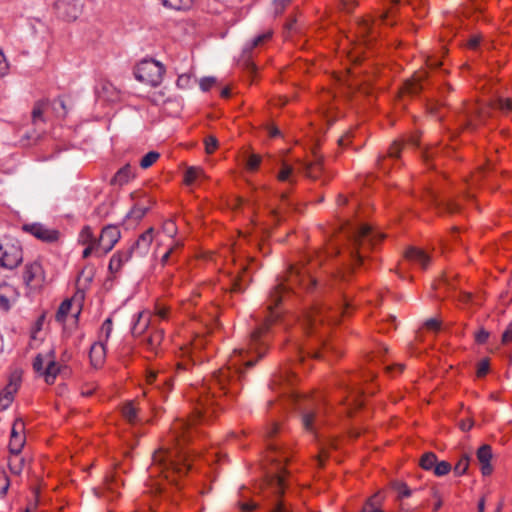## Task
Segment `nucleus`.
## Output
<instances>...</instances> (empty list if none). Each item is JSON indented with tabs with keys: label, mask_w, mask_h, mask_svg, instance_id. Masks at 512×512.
<instances>
[{
	"label": "nucleus",
	"mask_w": 512,
	"mask_h": 512,
	"mask_svg": "<svg viewBox=\"0 0 512 512\" xmlns=\"http://www.w3.org/2000/svg\"><path fill=\"white\" fill-rule=\"evenodd\" d=\"M242 370L231 371L230 367L221 368L213 376L211 384L203 385L202 391L194 407V415L189 421L177 420L171 427V435L176 447L171 449L160 448L152 456L150 475L162 473L167 481L176 483L177 478L185 475L190 469L189 455L182 450V443L189 438L191 423L199 420L206 421L214 412L212 405L216 393L213 390L217 387L224 395H235L240 390V378Z\"/></svg>",
	"instance_id": "obj_1"
},
{
	"label": "nucleus",
	"mask_w": 512,
	"mask_h": 512,
	"mask_svg": "<svg viewBox=\"0 0 512 512\" xmlns=\"http://www.w3.org/2000/svg\"><path fill=\"white\" fill-rule=\"evenodd\" d=\"M294 285H300L307 291H310L317 286V281L310 275L307 269L291 267L288 278L275 285L269 294L266 307L268 314L265 317L264 323L251 333L247 348H240L234 351L242 358L254 352L257 354V359H248L245 361V367H253L257 360L265 355L267 343L264 337L268 331L269 325L275 322L279 317V313L274 311V308L282 300L290 296Z\"/></svg>",
	"instance_id": "obj_2"
},
{
	"label": "nucleus",
	"mask_w": 512,
	"mask_h": 512,
	"mask_svg": "<svg viewBox=\"0 0 512 512\" xmlns=\"http://www.w3.org/2000/svg\"><path fill=\"white\" fill-rule=\"evenodd\" d=\"M280 431L278 423H272L266 430L268 459L275 464L276 471L272 474L270 485L274 493L281 495L285 488V469L284 464L289 460L286 448L281 443L272 441V438Z\"/></svg>",
	"instance_id": "obj_3"
},
{
	"label": "nucleus",
	"mask_w": 512,
	"mask_h": 512,
	"mask_svg": "<svg viewBox=\"0 0 512 512\" xmlns=\"http://www.w3.org/2000/svg\"><path fill=\"white\" fill-rule=\"evenodd\" d=\"M348 304L343 303L335 309H332L319 302H315L310 308L305 310L298 319L299 325L307 334L318 333V328L324 327L325 323H337L339 316L347 309Z\"/></svg>",
	"instance_id": "obj_4"
},
{
	"label": "nucleus",
	"mask_w": 512,
	"mask_h": 512,
	"mask_svg": "<svg viewBox=\"0 0 512 512\" xmlns=\"http://www.w3.org/2000/svg\"><path fill=\"white\" fill-rule=\"evenodd\" d=\"M348 234L352 246L350 254L354 264H361L365 257V252L374 247L384 237L366 224L352 227Z\"/></svg>",
	"instance_id": "obj_5"
},
{
	"label": "nucleus",
	"mask_w": 512,
	"mask_h": 512,
	"mask_svg": "<svg viewBox=\"0 0 512 512\" xmlns=\"http://www.w3.org/2000/svg\"><path fill=\"white\" fill-rule=\"evenodd\" d=\"M23 260L22 249L10 241H0V266L6 269L16 268Z\"/></svg>",
	"instance_id": "obj_6"
},
{
	"label": "nucleus",
	"mask_w": 512,
	"mask_h": 512,
	"mask_svg": "<svg viewBox=\"0 0 512 512\" xmlns=\"http://www.w3.org/2000/svg\"><path fill=\"white\" fill-rule=\"evenodd\" d=\"M23 280L30 290H40L45 284V273L41 264L38 262L27 264L23 272Z\"/></svg>",
	"instance_id": "obj_7"
},
{
	"label": "nucleus",
	"mask_w": 512,
	"mask_h": 512,
	"mask_svg": "<svg viewBox=\"0 0 512 512\" xmlns=\"http://www.w3.org/2000/svg\"><path fill=\"white\" fill-rule=\"evenodd\" d=\"M164 72V66H136L133 73L139 82L156 87L161 83Z\"/></svg>",
	"instance_id": "obj_8"
},
{
	"label": "nucleus",
	"mask_w": 512,
	"mask_h": 512,
	"mask_svg": "<svg viewBox=\"0 0 512 512\" xmlns=\"http://www.w3.org/2000/svg\"><path fill=\"white\" fill-rule=\"evenodd\" d=\"M121 237L120 230L117 226L108 225L101 231L98 238V246L101 248L100 255L110 252Z\"/></svg>",
	"instance_id": "obj_9"
},
{
	"label": "nucleus",
	"mask_w": 512,
	"mask_h": 512,
	"mask_svg": "<svg viewBox=\"0 0 512 512\" xmlns=\"http://www.w3.org/2000/svg\"><path fill=\"white\" fill-rule=\"evenodd\" d=\"M54 8L66 21L76 20L81 13L80 0H56Z\"/></svg>",
	"instance_id": "obj_10"
},
{
	"label": "nucleus",
	"mask_w": 512,
	"mask_h": 512,
	"mask_svg": "<svg viewBox=\"0 0 512 512\" xmlns=\"http://www.w3.org/2000/svg\"><path fill=\"white\" fill-rule=\"evenodd\" d=\"M24 422L22 419H16L12 425L9 450L11 454H20L24 447L26 438L24 435Z\"/></svg>",
	"instance_id": "obj_11"
},
{
	"label": "nucleus",
	"mask_w": 512,
	"mask_h": 512,
	"mask_svg": "<svg viewBox=\"0 0 512 512\" xmlns=\"http://www.w3.org/2000/svg\"><path fill=\"white\" fill-rule=\"evenodd\" d=\"M23 230L37 239L48 243L55 242L59 238L57 230L49 229L40 223L25 224L23 225Z\"/></svg>",
	"instance_id": "obj_12"
},
{
	"label": "nucleus",
	"mask_w": 512,
	"mask_h": 512,
	"mask_svg": "<svg viewBox=\"0 0 512 512\" xmlns=\"http://www.w3.org/2000/svg\"><path fill=\"white\" fill-rule=\"evenodd\" d=\"M20 386V377L12 374L9 383L0 392V411L5 410L12 403L15 393Z\"/></svg>",
	"instance_id": "obj_13"
},
{
	"label": "nucleus",
	"mask_w": 512,
	"mask_h": 512,
	"mask_svg": "<svg viewBox=\"0 0 512 512\" xmlns=\"http://www.w3.org/2000/svg\"><path fill=\"white\" fill-rule=\"evenodd\" d=\"M297 163L300 165L299 171L312 180L319 179L323 172L321 158H316L313 162L297 160Z\"/></svg>",
	"instance_id": "obj_14"
},
{
	"label": "nucleus",
	"mask_w": 512,
	"mask_h": 512,
	"mask_svg": "<svg viewBox=\"0 0 512 512\" xmlns=\"http://www.w3.org/2000/svg\"><path fill=\"white\" fill-rule=\"evenodd\" d=\"M153 238L154 230L153 228H149L138 237L137 241L132 245L129 251H131V253L135 251L140 256L146 255L150 245L152 244Z\"/></svg>",
	"instance_id": "obj_15"
},
{
	"label": "nucleus",
	"mask_w": 512,
	"mask_h": 512,
	"mask_svg": "<svg viewBox=\"0 0 512 512\" xmlns=\"http://www.w3.org/2000/svg\"><path fill=\"white\" fill-rule=\"evenodd\" d=\"M293 401L295 402L296 408L302 414V422H303L304 427L307 430H312L315 414L313 411L309 410L308 405H306V402H308V399L301 398L298 395H293Z\"/></svg>",
	"instance_id": "obj_16"
},
{
	"label": "nucleus",
	"mask_w": 512,
	"mask_h": 512,
	"mask_svg": "<svg viewBox=\"0 0 512 512\" xmlns=\"http://www.w3.org/2000/svg\"><path fill=\"white\" fill-rule=\"evenodd\" d=\"M272 35L273 31L267 30L255 36L251 41L247 42L243 48V56L246 58L245 61H249V59L252 57L253 50L269 41L272 38Z\"/></svg>",
	"instance_id": "obj_17"
},
{
	"label": "nucleus",
	"mask_w": 512,
	"mask_h": 512,
	"mask_svg": "<svg viewBox=\"0 0 512 512\" xmlns=\"http://www.w3.org/2000/svg\"><path fill=\"white\" fill-rule=\"evenodd\" d=\"M477 459L481 464V473L483 476H488L492 473L493 467L490 463L492 459V449L490 445L484 444L477 450Z\"/></svg>",
	"instance_id": "obj_18"
},
{
	"label": "nucleus",
	"mask_w": 512,
	"mask_h": 512,
	"mask_svg": "<svg viewBox=\"0 0 512 512\" xmlns=\"http://www.w3.org/2000/svg\"><path fill=\"white\" fill-rule=\"evenodd\" d=\"M428 72L425 69H420L415 72L410 79L405 82V90L409 94H417L422 88V82L427 77Z\"/></svg>",
	"instance_id": "obj_19"
},
{
	"label": "nucleus",
	"mask_w": 512,
	"mask_h": 512,
	"mask_svg": "<svg viewBox=\"0 0 512 512\" xmlns=\"http://www.w3.org/2000/svg\"><path fill=\"white\" fill-rule=\"evenodd\" d=\"M48 356H50V359L47 361L45 370L42 372V376L44 377L45 382L47 384H53L56 376L58 375V373L60 371V368L54 360V358H55L54 350H51L48 353Z\"/></svg>",
	"instance_id": "obj_20"
},
{
	"label": "nucleus",
	"mask_w": 512,
	"mask_h": 512,
	"mask_svg": "<svg viewBox=\"0 0 512 512\" xmlns=\"http://www.w3.org/2000/svg\"><path fill=\"white\" fill-rule=\"evenodd\" d=\"M135 177L134 172L129 164L124 165L120 168L116 174L112 177L110 184L123 186Z\"/></svg>",
	"instance_id": "obj_21"
},
{
	"label": "nucleus",
	"mask_w": 512,
	"mask_h": 512,
	"mask_svg": "<svg viewBox=\"0 0 512 512\" xmlns=\"http://www.w3.org/2000/svg\"><path fill=\"white\" fill-rule=\"evenodd\" d=\"M406 258L414 263L419 264L423 269H426L430 264V257L423 250L418 248H410L406 251Z\"/></svg>",
	"instance_id": "obj_22"
},
{
	"label": "nucleus",
	"mask_w": 512,
	"mask_h": 512,
	"mask_svg": "<svg viewBox=\"0 0 512 512\" xmlns=\"http://www.w3.org/2000/svg\"><path fill=\"white\" fill-rule=\"evenodd\" d=\"M428 196L431 202L436 206V208H438L441 211L443 210L449 214H453L458 212L460 209L459 205L453 200L439 201L434 191H429Z\"/></svg>",
	"instance_id": "obj_23"
},
{
	"label": "nucleus",
	"mask_w": 512,
	"mask_h": 512,
	"mask_svg": "<svg viewBox=\"0 0 512 512\" xmlns=\"http://www.w3.org/2000/svg\"><path fill=\"white\" fill-rule=\"evenodd\" d=\"M104 342L98 341L91 346L89 357L93 366H100L105 358L106 348Z\"/></svg>",
	"instance_id": "obj_24"
},
{
	"label": "nucleus",
	"mask_w": 512,
	"mask_h": 512,
	"mask_svg": "<svg viewBox=\"0 0 512 512\" xmlns=\"http://www.w3.org/2000/svg\"><path fill=\"white\" fill-rule=\"evenodd\" d=\"M11 300H15V290L12 286L0 285V308L8 311L11 306Z\"/></svg>",
	"instance_id": "obj_25"
},
{
	"label": "nucleus",
	"mask_w": 512,
	"mask_h": 512,
	"mask_svg": "<svg viewBox=\"0 0 512 512\" xmlns=\"http://www.w3.org/2000/svg\"><path fill=\"white\" fill-rule=\"evenodd\" d=\"M150 316L148 313L142 311L137 314V319L134 322L131 332L134 336L142 335L150 325Z\"/></svg>",
	"instance_id": "obj_26"
},
{
	"label": "nucleus",
	"mask_w": 512,
	"mask_h": 512,
	"mask_svg": "<svg viewBox=\"0 0 512 512\" xmlns=\"http://www.w3.org/2000/svg\"><path fill=\"white\" fill-rule=\"evenodd\" d=\"M131 251L129 249L124 252H118L114 254L109 261V270L111 273L118 272L124 263L131 258Z\"/></svg>",
	"instance_id": "obj_27"
},
{
	"label": "nucleus",
	"mask_w": 512,
	"mask_h": 512,
	"mask_svg": "<svg viewBox=\"0 0 512 512\" xmlns=\"http://www.w3.org/2000/svg\"><path fill=\"white\" fill-rule=\"evenodd\" d=\"M206 178L204 170L201 167H189L184 174V182L186 185H191L198 179Z\"/></svg>",
	"instance_id": "obj_28"
},
{
	"label": "nucleus",
	"mask_w": 512,
	"mask_h": 512,
	"mask_svg": "<svg viewBox=\"0 0 512 512\" xmlns=\"http://www.w3.org/2000/svg\"><path fill=\"white\" fill-rule=\"evenodd\" d=\"M48 107V102L44 100H39L34 104L32 109V122L34 125H38V123L44 122L43 113Z\"/></svg>",
	"instance_id": "obj_29"
},
{
	"label": "nucleus",
	"mask_w": 512,
	"mask_h": 512,
	"mask_svg": "<svg viewBox=\"0 0 512 512\" xmlns=\"http://www.w3.org/2000/svg\"><path fill=\"white\" fill-rule=\"evenodd\" d=\"M96 91L99 96L104 97L107 100H114L118 95L115 87L108 82L99 84Z\"/></svg>",
	"instance_id": "obj_30"
},
{
	"label": "nucleus",
	"mask_w": 512,
	"mask_h": 512,
	"mask_svg": "<svg viewBox=\"0 0 512 512\" xmlns=\"http://www.w3.org/2000/svg\"><path fill=\"white\" fill-rule=\"evenodd\" d=\"M78 242L82 245H98V239L93 235V231L90 226H84L79 233Z\"/></svg>",
	"instance_id": "obj_31"
},
{
	"label": "nucleus",
	"mask_w": 512,
	"mask_h": 512,
	"mask_svg": "<svg viewBox=\"0 0 512 512\" xmlns=\"http://www.w3.org/2000/svg\"><path fill=\"white\" fill-rule=\"evenodd\" d=\"M277 179L281 182L287 181L290 183H295L296 181L294 179V168L285 161H282L281 169L277 174Z\"/></svg>",
	"instance_id": "obj_32"
},
{
	"label": "nucleus",
	"mask_w": 512,
	"mask_h": 512,
	"mask_svg": "<svg viewBox=\"0 0 512 512\" xmlns=\"http://www.w3.org/2000/svg\"><path fill=\"white\" fill-rule=\"evenodd\" d=\"M160 3L170 9L174 10H187L190 9L193 0H159Z\"/></svg>",
	"instance_id": "obj_33"
},
{
	"label": "nucleus",
	"mask_w": 512,
	"mask_h": 512,
	"mask_svg": "<svg viewBox=\"0 0 512 512\" xmlns=\"http://www.w3.org/2000/svg\"><path fill=\"white\" fill-rule=\"evenodd\" d=\"M491 106L503 114H509L512 111V100L510 98L498 97L491 103Z\"/></svg>",
	"instance_id": "obj_34"
},
{
	"label": "nucleus",
	"mask_w": 512,
	"mask_h": 512,
	"mask_svg": "<svg viewBox=\"0 0 512 512\" xmlns=\"http://www.w3.org/2000/svg\"><path fill=\"white\" fill-rule=\"evenodd\" d=\"M72 308V301L69 299L64 300L55 315V319L59 323H63L66 320L67 315L69 314L70 310Z\"/></svg>",
	"instance_id": "obj_35"
},
{
	"label": "nucleus",
	"mask_w": 512,
	"mask_h": 512,
	"mask_svg": "<svg viewBox=\"0 0 512 512\" xmlns=\"http://www.w3.org/2000/svg\"><path fill=\"white\" fill-rule=\"evenodd\" d=\"M8 465L13 474L19 475L24 467V459L19 454H11Z\"/></svg>",
	"instance_id": "obj_36"
},
{
	"label": "nucleus",
	"mask_w": 512,
	"mask_h": 512,
	"mask_svg": "<svg viewBox=\"0 0 512 512\" xmlns=\"http://www.w3.org/2000/svg\"><path fill=\"white\" fill-rule=\"evenodd\" d=\"M112 330H113V321L109 317L101 325L100 332H99V341L104 342V344H106L110 338Z\"/></svg>",
	"instance_id": "obj_37"
},
{
	"label": "nucleus",
	"mask_w": 512,
	"mask_h": 512,
	"mask_svg": "<svg viewBox=\"0 0 512 512\" xmlns=\"http://www.w3.org/2000/svg\"><path fill=\"white\" fill-rule=\"evenodd\" d=\"M437 462V456L433 452H427L422 455L420 459V466L424 470H431L434 469L435 464Z\"/></svg>",
	"instance_id": "obj_38"
},
{
	"label": "nucleus",
	"mask_w": 512,
	"mask_h": 512,
	"mask_svg": "<svg viewBox=\"0 0 512 512\" xmlns=\"http://www.w3.org/2000/svg\"><path fill=\"white\" fill-rule=\"evenodd\" d=\"M469 463L470 456L468 454H463L454 466V473L458 476L464 475L468 470Z\"/></svg>",
	"instance_id": "obj_39"
},
{
	"label": "nucleus",
	"mask_w": 512,
	"mask_h": 512,
	"mask_svg": "<svg viewBox=\"0 0 512 512\" xmlns=\"http://www.w3.org/2000/svg\"><path fill=\"white\" fill-rule=\"evenodd\" d=\"M160 157V154L156 151H150L142 157L139 165L143 169L151 167Z\"/></svg>",
	"instance_id": "obj_40"
},
{
	"label": "nucleus",
	"mask_w": 512,
	"mask_h": 512,
	"mask_svg": "<svg viewBox=\"0 0 512 512\" xmlns=\"http://www.w3.org/2000/svg\"><path fill=\"white\" fill-rule=\"evenodd\" d=\"M247 284L248 279H246L245 271L243 270V275L240 276L238 274L237 277L233 280L231 291L241 293L245 290Z\"/></svg>",
	"instance_id": "obj_41"
},
{
	"label": "nucleus",
	"mask_w": 512,
	"mask_h": 512,
	"mask_svg": "<svg viewBox=\"0 0 512 512\" xmlns=\"http://www.w3.org/2000/svg\"><path fill=\"white\" fill-rule=\"evenodd\" d=\"M161 234L174 241L173 238L177 234V226L172 220H166L162 225Z\"/></svg>",
	"instance_id": "obj_42"
},
{
	"label": "nucleus",
	"mask_w": 512,
	"mask_h": 512,
	"mask_svg": "<svg viewBox=\"0 0 512 512\" xmlns=\"http://www.w3.org/2000/svg\"><path fill=\"white\" fill-rule=\"evenodd\" d=\"M163 334V330L157 329L148 337L147 345L151 350L155 349L158 345H160V343L163 340Z\"/></svg>",
	"instance_id": "obj_43"
},
{
	"label": "nucleus",
	"mask_w": 512,
	"mask_h": 512,
	"mask_svg": "<svg viewBox=\"0 0 512 512\" xmlns=\"http://www.w3.org/2000/svg\"><path fill=\"white\" fill-rule=\"evenodd\" d=\"M123 416L130 422L133 423L137 418V409L134 407L132 402H128L122 409Z\"/></svg>",
	"instance_id": "obj_44"
},
{
	"label": "nucleus",
	"mask_w": 512,
	"mask_h": 512,
	"mask_svg": "<svg viewBox=\"0 0 512 512\" xmlns=\"http://www.w3.org/2000/svg\"><path fill=\"white\" fill-rule=\"evenodd\" d=\"M147 211H148L147 207H142V206H139V205H135L130 210V212L127 214V218H131V219H134L136 221H139V220H141L145 216Z\"/></svg>",
	"instance_id": "obj_45"
},
{
	"label": "nucleus",
	"mask_w": 512,
	"mask_h": 512,
	"mask_svg": "<svg viewBox=\"0 0 512 512\" xmlns=\"http://www.w3.org/2000/svg\"><path fill=\"white\" fill-rule=\"evenodd\" d=\"M451 464L447 461L436 462L434 467V473L436 476L447 475L451 471Z\"/></svg>",
	"instance_id": "obj_46"
},
{
	"label": "nucleus",
	"mask_w": 512,
	"mask_h": 512,
	"mask_svg": "<svg viewBox=\"0 0 512 512\" xmlns=\"http://www.w3.org/2000/svg\"><path fill=\"white\" fill-rule=\"evenodd\" d=\"M204 144L206 153L212 154L218 146V140L216 139V137L209 135L205 138Z\"/></svg>",
	"instance_id": "obj_47"
},
{
	"label": "nucleus",
	"mask_w": 512,
	"mask_h": 512,
	"mask_svg": "<svg viewBox=\"0 0 512 512\" xmlns=\"http://www.w3.org/2000/svg\"><path fill=\"white\" fill-rule=\"evenodd\" d=\"M393 488L397 491L398 495L402 498L409 497L411 495V490L409 487L403 482H396L393 484Z\"/></svg>",
	"instance_id": "obj_48"
},
{
	"label": "nucleus",
	"mask_w": 512,
	"mask_h": 512,
	"mask_svg": "<svg viewBox=\"0 0 512 512\" xmlns=\"http://www.w3.org/2000/svg\"><path fill=\"white\" fill-rule=\"evenodd\" d=\"M346 389L350 392V397L352 398V404L355 407H360L362 405V402L360 401V392L355 387H350L349 385H346Z\"/></svg>",
	"instance_id": "obj_49"
},
{
	"label": "nucleus",
	"mask_w": 512,
	"mask_h": 512,
	"mask_svg": "<svg viewBox=\"0 0 512 512\" xmlns=\"http://www.w3.org/2000/svg\"><path fill=\"white\" fill-rule=\"evenodd\" d=\"M182 244L179 241H173V244L167 249V251L161 257V263L165 265L168 262V259L174 252V250L180 247Z\"/></svg>",
	"instance_id": "obj_50"
},
{
	"label": "nucleus",
	"mask_w": 512,
	"mask_h": 512,
	"mask_svg": "<svg viewBox=\"0 0 512 512\" xmlns=\"http://www.w3.org/2000/svg\"><path fill=\"white\" fill-rule=\"evenodd\" d=\"M44 362V357L41 354H38L33 361V369L41 376L42 372L45 370Z\"/></svg>",
	"instance_id": "obj_51"
},
{
	"label": "nucleus",
	"mask_w": 512,
	"mask_h": 512,
	"mask_svg": "<svg viewBox=\"0 0 512 512\" xmlns=\"http://www.w3.org/2000/svg\"><path fill=\"white\" fill-rule=\"evenodd\" d=\"M260 163H261V157L259 155H256V154H252L248 158L247 168L249 170L254 171V170H256L259 167Z\"/></svg>",
	"instance_id": "obj_52"
},
{
	"label": "nucleus",
	"mask_w": 512,
	"mask_h": 512,
	"mask_svg": "<svg viewBox=\"0 0 512 512\" xmlns=\"http://www.w3.org/2000/svg\"><path fill=\"white\" fill-rule=\"evenodd\" d=\"M290 2H291V0H274L273 1L274 14L275 15L281 14Z\"/></svg>",
	"instance_id": "obj_53"
},
{
	"label": "nucleus",
	"mask_w": 512,
	"mask_h": 512,
	"mask_svg": "<svg viewBox=\"0 0 512 512\" xmlns=\"http://www.w3.org/2000/svg\"><path fill=\"white\" fill-rule=\"evenodd\" d=\"M269 512H293L290 506H288L284 501H277L270 509Z\"/></svg>",
	"instance_id": "obj_54"
},
{
	"label": "nucleus",
	"mask_w": 512,
	"mask_h": 512,
	"mask_svg": "<svg viewBox=\"0 0 512 512\" xmlns=\"http://www.w3.org/2000/svg\"><path fill=\"white\" fill-rule=\"evenodd\" d=\"M425 327L431 331H439L441 329V321L437 318H430L425 322Z\"/></svg>",
	"instance_id": "obj_55"
},
{
	"label": "nucleus",
	"mask_w": 512,
	"mask_h": 512,
	"mask_svg": "<svg viewBox=\"0 0 512 512\" xmlns=\"http://www.w3.org/2000/svg\"><path fill=\"white\" fill-rule=\"evenodd\" d=\"M92 253H95L98 256H101V248L98 245H88L83 250L82 257L84 259L88 258Z\"/></svg>",
	"instance_id": "obj_56"
},
{
	"label": "nucleus",
	"mask_w": 512,
	"mask_h": 512,
	"mask_svg": "<svg viewBox=\"0 0 512 512\" xmlns=\"http://www.w3.org/2000/svg\"><path fill=\"white\" fill-rule=\"evenodd\" d=\"M351 71L349 68H344L340 73H333L335 79L340 83H347L348 85H351L348 83V76L350 75Z\"/></svg>",
	"instance_id": "obj_57"
},
{
	"label": "nucleus",
	"mask_w": 512,
	"mask_h": 512,
	"mask_svg": "<svg viewBox=\"0 0 512 512\" xmlns=\"http://www.w3.org/2000/svg\"><path fill=\"white\" fill-rule=\"evenodd\" d=\"M216 83V78L214 77H203L200 80V88L202 91H208L214 84Z\"/></svg>",
	"instance_id": "obj_58"
},
{
	"label": "nucleus",
	"mask_w": 512,
	"mask_h": 512,
	"mask_svg": "<svg viewBox=\"0 0 512 512\" xmlns=\"http://www.w3.org/2000/svg\"><path fill=\"white\" fill-rule=\"evenodd\" d=\"M9 485H10V482H9V479H8L7 475L5 474V472H1V476H0V495H5L7 493Z\"/></svg>",
	"instance_id": "obj_59"
},
{
	"label": "nucleus",
	"mask_w": 512,
	"mask_h": 512,
	"mask_svg": "<svg viewBox=\"0 0 512 512\" xmlns=\"http://www.w3.org/2000/svg\"><path fill=\"white\" fill-rule=\"evenodd\" d=\"M482 36L479 34L471 35L469 39L467 40V47L475 50L478 48L480 42H481Z\"/></svg>",
	"instance_id": "obj_60"
},
{
	"label": "nucleus",
	"mask_w": 512,
	"mask_h": 512,
	"mask_svg": "<svg viewBox=\"0 0 512 512\" xmlns=\"http://www.w3.org/2000/svg\"><path fill=\"white\" fill-rule=\"evenodd\" d=\"M489 370V361L487 359H484L478 363L477 366V376L483 377L487 374Z\"/></svg>",
	"instance_id": "obj_61"
},
{
	"label": "nucleus",
	"mask_w": 512,
	"mask_h": 512,
	"mask_svg": "<svg viewBox=\"0 0 512 512\" xmlns=\"http://www.w3.org/2000/svg\"><path fill=\"white\" fill-rule=\"evenodd\" d=\"M401 144L397 141H395L389 148L388 155L391 158H397L401 151Z\"/></svg>",
	"instance_id": "obj_62"
},
{
	"label": "nucleus",
	"mask_w": 512,
	"mask_h": 512,
	"mask_svg": "<svg viewBox=\"0 0 512 512\" xmlns=\"http://www.w3.org/2000/svg\"><path fill=\"white\" fill-rule=\"evenodd\" d=\"M512 342V322L508 325L502 334V343L507 344Z\"/></svg>",
	"instance_id": "obj_63"
},
{
	"label": "nucleus",
	"mask_w": 512,
	"mask_h": 512,
	"mask_svg": "<svg viewBox=\"0 0 512 512\" xmlns=\"http://www.w3.org/2000/svg\"><path fill=\"white\" fill-rule=\"evenodd\" d=\"M473 425L474 422L471 419L462 420L459 423V427L462 431H469L473 427Z\"/></svg>",
	"instance_id": "obj_64"
}]
</instances>
